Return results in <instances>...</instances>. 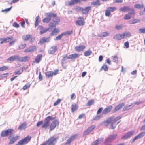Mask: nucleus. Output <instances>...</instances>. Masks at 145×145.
<instances>
[{
  "instance_id": "f257e3e1",
  "label": "nucleus",
  "mask_w": 145,
  "mask_h": 145,
  "mask_svg": "<svg viewBox=\"0 0 145 145\" xmlns=\"http://www.w3.org/2000/svg\"><path fill=\"white\" fill-rule=\"evenodd\" d=\"M59 138L58 136L54 135L49 139L46 142H45L42 144H45V145H55V143Z\"/></svg>"
},
{
  "instance_id": "f03ea898",
  "label": "nucleus",
  "mask_w": 145,
  "mask_h": 145,
  "mask_svg": "<svg viewBox=\"0 0 145 145\" xmlns=\"http://www.w3.org/2000/svg\"><path fill=\"white\" fill-rule=\"evenodd\" d=\"M54 119V118L51 116H48L46 117L44 120V123L42 127L43 128L46 129L49 125L50 120Z\"/></svg>"
},
{
  "instance_id": "7ed1b4c3",
  "label": "nucleus",
  "mask_w": 145,
  "mask_h": 145,
  "mask_svg": "<svg viewBox=\"0 0 145 145\" xmlns=\"http://www.w3.org/2000/svg\"><path fill=\"white\" fill-rule=\"evenodd\" d=\"M45 15L47 17L43 20V22L44 23H48L51 20L52 18L56 15V14L52 12L46 13L45 14Z\"/></svg>"
},
{
  "instance_id": "20e7f679",
  "label": "nucleus",
  "mask_w": 145,
  "mask_h": 145,
  "mask_svg": "<svg viewBox=\"0 0 145 145\" xmlns=\"http://www.w3.org/2000/svg\"><path fill=\"white\" fill-rule=\"evenodd\" d=\"M56 14L55 16H53L52 18L53 23H50L49 24V26L50 27H54L57 25L60 21L59 18L56 16Z\"/></svg>"
},
{
  "instance_id": "39448f33",
  "label": "nucleus",
  "mask_w": 145,
  "mask_h": 145,
  "mask_svg": "<svg viewBox=\"0 0 145 145\" xmlns=\"http://www.w3.org/2000/svg\"><path fill=\"white\" fill-rule=\"evenodd\" d=\"M13 131V130L11 129H8L7 130L3 131L1 133V136L4 137L9 135H10Z\"/></svg>"
},
{
  "instance_id": "423d86ee",
  "label": "nucleus",
  "mask_w": 145,
  "mask_h": 145,
  "mask_svg": "<svg viewBox=\"0 0 145 145\" xmlns=\"http://www.w3.org/2000/svg\"><path fill=\"white\" fill-rule=\"evenodd\" d=\"M116 10L115 7H109L105 11V15L106 16L109 17L111 15L110 12H113Z\"/></svg>"
},
{
  "instance_id": "0eeeda50",
  "label": "nucleus",
  "mask_w": 145,
  "mask_h": 145,
  "mask_svg": "<svg viewBox=\"0 0 145 145\" xmlns=\"http://www.w3.org/2000/svg\"><path fill=\"white\" fill-rule=\"evenodd\" d=\"M19 136H16L12 138L11 136L10 135L8 137V139L10 140L8 144L11 145L14 143L19 139Z\"/></svg>"
},
{
  "instance_id": "6e6552de",
  "label": "nucleus",
  "mask_w": 145,
  "mask_h": 145,
  "mask_svg": "<svg viewBox=\"0 0 145 145\" xmlns=\"http://www.w3.org/2000/svg\"><path fill=\"white\" fill-rule=\"evenodd\" d=\"M59 121L57 120H55L51 123L50 127V130L51 131L54 129L56 126L59 125Z\"/></svg>"
},
{
  "instance_id": "1a4fd4ad",
  "label": "nucleus",
  "mask_w": 145,
  "mask_h": 145,
  "mask_svg": "<svg viewBox=\"0 0 145 145\" xmlns=\"http://www.w3.org/2000/svg\"><path fill=\"white\" fill-rule=\"evenodd\" d=\"M79 0H71L70 1H67L65 2V5L68 6L73 5L76 3H79Z\"/></svg>"
},
{
  "instance_id": "9d476101",
  "label": "nucleus",
  "mask_w": 145,
  "mask_h": 145,
  "mask_svg": "<svg viewBox=\"0 0 145 145\" xmlns=\"http://www.w3.org/2000/svg\"><path fill=\"white\" fill-rule=\"evenodd\" d=\"M31 137L29 136H27L23 139L19 141L18 142L20 145H23L24 144L27 143L31 139Z\"/></svg>"
},
{
  "instance_id": "9b49d317",
  "label": "nucleus",
  "mask_w": 145,
  "mask_h": 145,
  "mask_svg": "<svg viewBox=\"0 0 145 145\" xmlns=\"http://www.w3.org/2000/svg\"><path fill=\"white\" fill-rule=\"evenodd\" d=\"M95 127V125H92L90 127L88 128L84 132L83 134V136L88 135L89 133L91 132L93 129H94Z\"/></svg>"
},
{
  "instance_id": "f8f14e48",
  "label": "nucleus",
  "mask_w": 145,
  "mask_h": 145,
  "mask_svg": "<svg viewBox=\"0 0 145 145\" xmlns=\"http://www.w3.org/2000/svg\"><path fill=\"white\" fill-rule=\"evenodd\" d=\"M117 136V134H116L111 135L106 139V142H111Z\"/></svg>"
},
{
  "instance_id": "ddd939ff",
  "label": "nucleus",
  "mask_w": 145,
  "mask_h": 145,
  "mask_svg": "<svg viewBox=\"0 0 145 145\" xmlns=\"http://www.w3.org/2000/svg\"><path fill=\"white\" fill-rule=\"evenodd\" d=\"M38 29L40 31V34H42L47 31H48L50 29L49 28H44L41 25H39L38 27Z\"/></svg>"
},
{
  "instance_id": "4468645a",
  "label": "nucleus",
  "mask_w": 145,
  "mask_h": 145,
  "mask_svg": "<svg viewBox=\"0 0 145 145\" xmlns=\"http://www.w3.org/2000/svg\"><path fill=\"white\" fill-rule=\"evenodd\" d=\"M120 11L121 12H126L128 11H130L133 12L134 10L133 8H130L128 6H124L120 8Z\"/></svg>"
},
{
  "instance_id": "2eb2a0df",
  "label": "nucleus",
  "mask_w": 145,
  "mask_h": 145,
  "mask_svg": "<svg viewBox=\"0 0 145 145\" xmlns=\"http://www.w3.org/2000/svg\"><path fill=\"white\" fill-rule=\"evenodd\" d=\"M103 137L99 138L92 143L91 145H98L103 141Z\"/></svg>"
},
{
  "instance_id": "dca6fc26",
  "label": "nucleus",
  "mask_w": 145,
  "mask_h": 145,
  "mask_svg": "<svg viewBox=\"0 0 145 145\" xmlns=\"http://www.w3.org/2000/svg\"><path fill=\"white\" fill-rule=\"evenodd\" d=\"M113 108L111 105H110L104 109L102 112V114H106L110 112Z\"/></svg>"
},
{
  "instance_id": "f3484780",
  "label": "nucleus",
  "mask_w": 145,
  "mask_h": 145,
  "mask_svg": "<svg viewBox=\"0 0 145 145\" xmlns=\"http://www.w3.org/2000/svg\"><path fill=\"white\" fill-rule=\"evenodd\" d=\"M145 135V132L139 133L135 136L132 142H133L136 140L139 139L143 137Z\"/></svg>"
},
{
  "instance_id": "a211bd4d",
  "label": "nucleus",
  "mask_w": 145,
  "mask_h": 145,
  "mask_svg": "<svg viewBox=\"0 0 145 145\" xmlns=\"http://www.w3.org/2000/svg\"><path fill=\"white\" fill-rule=\"evenodd\" d=\"M29 59V57L27 56H25L24 57H20L18 55V61L20 62H25L27 61Z\"/></svg>"
},
{
  "instance_id": "6ab92c4d",
  "label": "nucleus",
  "mask_w": 145,
  "mask_h": 145,
  "mask_svg": "<svg viewBox=\"0 0 145 145\" xmlns=\"http://www.w3.org/2000/svg\"><path fill=\"white\" fill-rule=\"evenodd\" d=\"M57 49L56 46H52L48 50V53L49 54H53L55 53Z\"/></svg>"
},
{
  "instance_id": "aec40b11",
  "label": "nucleus",
  "mask_w": 145,
  "mask_h": 145,
  "mask_svg": "<svg viewBox=\"0 0 145 145\" xmlns=\"http://www.w3.org/2000/svg\"><path fill=\"white\" fill-rule=\"evenodd\" d=\"M134 131H131L128 132L122 137L123 139H126L129 138L134 133Z\"/></svg>"
},
{
  "instance_id": "412c9836",
  "label": "nucleus",
  "mask_w": 145,
  "mask_h": 145,
  "mask_svg": "<svg viewBox=\"0 0 145 145\" xmlns=\"http://www.w3.org/2000/svg\"><path fill=\"white\" fill-rule=\"evenodd\" d=\"M36 49V47L35 46H31L28 48L25 49L24 52L25 53L33 52Z\"/></svg>"
},
{
  "instance_id": "4be33fe9",
  "label": "nucleus",
  "mask_w": 145,
  "mask_h": 145,
  "mask_svg": "<svg viewBox=\"0 0 145 145\" xmlns=\"http://www.w3.org/2000/svg\"><path fill=\"white\" fill-rule=\"evenodd\" d=\"M18 55H15L11 56L7 59V61H13L17 60L18 61Z\"/></svg>"
},
{
  "instance_id": "5701e85b",
  "label": "nucleus",
  "mask_w": 145,
  "mask_h": 145,
  "mask_svg": "<svg viewBox=\"0 0 145 145\" xmlns=\"http://www.w3.org/2000/svg\"><path fill=\"white\" fill-rule=\"evenodd\" d=\"M113 38L117 40H119L124 38L123 34H119L115 35L113 37Z\"/></svg>"
},
{
  "instance_id": "b1692460",
  "label": "nucleus",
  "mask_w": 145,
  "mask_h": 145,
  "mask_svg": "<svg viewBox=\"0 0 145 145\" xmlns=\"http://www.w3.org/2000/svg\"><path fill=\"white\" fill-rule=\"evenodd\" d=\"M125 105L124 103H122L116 106L114 109L113 110V112H115L116 111L122 108V107Z\"/></svg>"
},
{
  "instance_id": "393cba45",
  "label": "nucleus",
  "mask_w": 145,
  "mask_h": 145,
  "mask_svg": "<svg viewBox=\"0 0 145 145\" xmlns=\"http://www.w3.org/2000/svg\"><path fill=\"white\" fill-rule=\"evenodd\" d=\"M31 35L29 34L23 35L22 37V38L24 40L27 41L30 39H31Z\"/></svg>"
},
{
  "instance_id": "a878e982",
  "label": "nucleus",
  "mask_w": 145,
  "mask_h": 145,
  "mask_svg": "<svg viewBox=\"0 0 145 145\" xmlns=\"http://www.w3.org/2000/svg\"><path fill=\"white\" fill-rule=\"evenodd\" d=\"M50 40V39L49 37H43L40 39L39 43L41 44H43L44 42H49Z\"/></svg>"
},
{
  "instance_id": "bb28decb",
  "label": "nucleus",
  "mask_w": 145,
  "mask_h": 145,
  "mask_svg": "<svg viewBox=\"0 0 145 145\" xmlns=\"http://www.w3.org/2000/svg\"><path fill=\"white\" fill-rule=\"evenodd\" d=\"M79 56V55L77 54H74L69 55L67 57V59H73L78 58Z\"/></svg>"
},
{
  "instance_id": "cd10ccee",
  "label": "nucleus",
  "mask_w": 145,
  "mask_h": 145,
  "mask_svg": "<svg viewBox=\"0 0 145 145\" xmlns=\"http://www.w3.org/2000/svg\"><path fill=\"white\" fill-rule=\"evenodd\" d=\"M42 57V55L41 54L37 55L35 58V62L37 63H38L41 60Z\"/></svg>"
},
{
  "instance_id": "c85d7f7f",
  "label": "nucleus",
  "mask_w": 145,
  "mask_h": 145,
  "mask_svg": "<svg viewBox=\"0 0 145 145\" xmlns=\"http://www.w3.org/2000/svg\"><path fill=\"white\" fill-rule=\"evenodd\" d=\"M77 135L75 134L71 136L68 140L66 144H68L70 143L71 141L74 140L76 138Z\"/></svg>"
},
{
  "instance_id": "c756f323",
  "label": "nucleus",
  "mask_w": 145,
  "mask_h": 145,
  "mask_svg": "<svg viewBox=\"0 0 145 145\" xmlns=\"http://www.w3.org/2000/svg\"><path fill=\"white\" fill-rule=\"evenodd\" d=\"M85 48V47L84 46H76L75 47V50L78 52L82 51Z\"/></svg>"
},
{
  "instance_id": "7c9ffc66",
  "label": "nucleus",
  "mask_w": 145,
  "mask_h": 145,
  "mask_svg": "<svg viewBox=\"0 0 145 145\" xmlns=\"http://www.w3.org/2000/svg\"><path fill=\"white\" fill-rule=\"evenodd\" d=\"M91 7L90 6L86 7L84 9L82 8V13L83 14H87L88 13L89 11L91 9Z\"/></svg>"
},
{
  "instance_id": "2f4dec72",
  "label": "nucleus",
  "mask_w": 145,
  "mask_h": 145,
  "mask_svg": "<svg viewBox=\"0 0 145 145\" xmlns=\"http://www.w3.org/2000/svg\"><path fill=\"white\" fill-rule=\"evenodd\" d=\"M110 34V33L108 32H105L99 34L98 35V37L102 38L108 36Z\"/></svg>"
},
{
  "instance_id": "473e14b6",
  "label": "nucleus",
  "mask_w": 145,
  "mask_h": 145,
  "mask_svg": "<svg viewBox=\"0 0 145 145\" xmlns=\"http://www.w3.org/2000/svg\"><path fill=\"white\" fill-rule=\"evenodd\" d=\"M81 18L80 17L78 18V20L76 22V24L80 26L84 24V22L83 21L80 20V19H81Z\"/></svg>"
},
{
  "instance_id": "72a5a7b5",
  "label": "nucleus",
  "mask_w": 145,
  "mask_h": 145,
  "mask_svg": "<svg viewBox=\"0 0 145 145\" xmlns=\"http://www.w3.org/2000/svg\"><path fill=\"white\" fill-rule=\"evenodd\" d=\"M121 118V116H118L116 117L114 119H113V118L112 117H111L110 118H112V119H111L112 123H115L116 121L120 119Z\"/></svg>"
},
{
  "instance_id": "f704fd0d",
  "label": "nucleus",
  "mask_w": 145,
  "mask_h": 145,
  "mask_svg": "<svg viewBox=\"0 0 145 145\" xmlns=\"http://www.w3.org/2000/svg\"><path fill=\"white\" fill-rule=\"evenodd\" d=\"M134 12H132L131 13H129L125 15L124 17V19L125 20H129L131 18V15L132 14H134Z\"/></svg>"
},
{
  "instance_id": "c9c22d12",
  "label": "nucleus",
  "mask_w": 145,
  "mask_h": 145,
  "mask_svg": "<svg viewBox=\"0 0 145 145\" xmlns=\"http://www.w3.org/2000/svg\"><path fill=\"white\" fill-rule=\"evenodd\" d=\"M26 125L27 124L26 123H23L19 125L18 127V129L20 130L25 129L26 128Z\"/></svg>"
},
{
  "instance_id": "e433bc0d",
  "label": "nucleus",
  "mask_w": 145,
  "mask_h": 145,
  "mask_svg": "<svg viewBox=\"0 0 145 145\" xmlns=\"http://www.w3.org/2000/svg\"><path fill=\"white\" fill-rule=\"evenodd\" d=\"M133 104H131V105L128 106H126L123 108L122 111H125L127 110L130 109L133 107V106H132Z\"/></svg>"
},
{
  "instance_id": "4c0bfd02",
  "label": "nucleus",
  "mask_w": 145,
  "mask_h": 145,
  "mask_svg": "<svg viewBox=\"0 0 145 145\" xmlns=\"http://www.w3.org/2000/svg\"><path fill=\"white\" fill-rule=\"evenodd\" d=\"M59 31V29H58L54 28V30L52 31L50 34L51 35H56Z\"/></svg>"
},
{
  "instance_id": "58836bf2",
  "label": "nucleus",
  "mask_w": 145,
  "mask_h": 145,
  "mask_svg": "<svg viewBox=\"0 0 145 145\" xmlns=\"http://www.w3.org/2000/svg\"><path fill=\"white\" fill-rule=\"evenodd\" d=\"M40 18L39 17V16H37L35 18V27H36L38 25L39 23L40 22Z\"/></svg>"
},
{
  "instance_id": "ea45409f",
  "label": "nucleus",
  "mask_w": 145,
  "mask_h": 145,
  "mask_svg": "<svg viewBox=\"0 0 145 145\" xmlns=\"http://www.w3.org/2000/svg\"><path fill=\"white\" fill-rule=\"evenodd\" d=\"M78 108V106L76 105H72L71 106V110L72 112L76 110Z\"/></svg>"
},
{
  "instance_id": "a19ab883",
  "label": "nucleus",
  "mask_w": 145,
  "mask_h": 145,
  "mask_svg": "<svg viewBox=\"0 0 145 145\" xmlns=\"http://www.w3.org/2000/svg\"><path fill=\"white\" fill-rule=\"evenodd\" d=\"M112 118H109L107 120L104 122V123L105 125L106 126H107L109 124H110L111 123H112L111 119Z\"/></svg>"
},
{
  "instance_id": "79ce46f5",
  "label": "nucleus",
  "mask_w": 145,
  "mask_h": 145,
  "mask_svg": "<svg viewBox=\"0 0 145 145\" xmlns=\"http://www.w3.org/2000/svg\"><path fill=\"white\" fill-rule=\"evenodd\" d=\"M92 53V52L90 50H88L84 53V55L86 56H88Z\"/></svg>"
},
{
  "instance_id": "37998d69",
  "label": "nucleus",
  "mask_w": 145,
  "mask_h": 145,
  "mask_svg": "<svg viewBox=\"0 0 145 145\" xmlns=\"http://www.w3.org/2000/svg\"><path fill=\"white\" fill-rule=\"evenodd\" d=\"M46 75L48 77H51L53 76V72H47L46 73Z\"/></svg>"
},
{
  "instance_id": "c03bdc74",
  "label": "nucleus",
  "mask_w": 145,
  "mask_h": 145,
  "mask_svg": "<svg viewBox=\"0 0 145 145\" xmlns=\"http://www.w3.org/2000/svg\"><path fill=\"white\" fill-rule=\"evenodd\" d=\"M74 9L75 11L78 12L82 11V8L79 6H76L74 7Z\"/></svg>"
},
{
  "instance_id": "a18cd8bd",
  "label": "nucleus",
  "mask_w": 145,
  "mask_h": 145,
  "mask_svg": "<svg viewBox=\"0 0 145 145\" xmlns=\"http://www.w3.org/2000/svg\"><path fill=\"white\" fill-rule=\"evenodd\" d=\"M103 69L105 71H107L108 70V67L106 65H103L100 69V71Z\"/></svg>"
},
{
  "instance_id": "49530a36",
  "label": "nucleus",
  "mask_w": 145,
  "mask_h": 145,
  "mask_svg": "<svg viewBox=\"0 0 145 145\" xmlns=\"http://www.w3.org/2000/svg\"><path fill=\"white\" fill-rule=\"evenodd\" d=\"M134 7L136 8L140 9L142 8L143 6L142 5L139 4H137L135 5Z\"/></svg>"
},
{
  "instance_id": "de8ad7c7",
  "label": "nucleus",
  "mask_w": 145,
  "mask_h": 145,
  "mask_svg": "<svg viewBox=\"0 0 145 145\" xmlns=\"http://www.w3.org/2000/svg\"><path fill=\"white\" fill-rule=\"evenodd\" d=\"M12 37H8L5 38H4L5 42H9L12 39Z\"/></svg>"
},
{
  "instance_id": "09e8293b",
  "label": "nucleus",
  "mask_w": 145,
  "mask_h": 145,
  "mask_svg": "<svg viewBox=\"0 0 145 145\" xmlns=\"http://www.w3.org/2000/svg\"><path fill=\"white\" fill-rule=\"evenodd\" d=\"M8 66H3L0 67V71L7 70L8 68Z\"/></svg>"
},
{
  "instance_id": "8fccbe9b",
  "label": "nucleus",
  "mask_w": 145,
  "mask_h": 145,
  "mask_svg": "<svg viewBox=\"0 0 145 145\" xmlns=\"http://www.w3.org/2000/svg\"><path fill=\"white\" fill-rule=\"evenodd\" d=\"M63 36V33H62L61 34L57 36L54 40H59Z\"/></svg>"
},
{
  "instance_id": "3c124183",
  "label": "nucleus",
  "mask_w": 145,
  "mask_h": 145,
  "mask_svg": "<svg viewBox=\"0 0 145 145\" xmlns=\"http://www.w3.org/2000/svg\"><path fill=\"white\" fill-rule=\"evenodd\" d=\"M124 38L125 36L129 37L131 36V34L128 32H124L123 33Z\"/></svg>"
},
{
  "instance_id": "603ef678",
  "label": "nucleus",
  "mask_w": 145,
  "mask_h": 145,
  "mask_svg": "<svg viewBox=\"0 0 145 145\" xmlns=\"http://www.w3.org/2000/svg\"><path fill=\"white\" fill-rule=\"evenodd\" d=\"M72 33V31H67L62 33L63 36H66V35H69Z\"/></svg>"
},
{
  "instance_id": "864d4df0",
  "label": "nucleus",
  "mask_w": 145,
  "mask_h": 145,
  "mask_svg": "<svg viewBox=\"0 0 145 145\" xmlns=\"http://www.w3.org/2000/svg\"><path fill=\"white\" fill-rule=\"evenodd\" d=\"M94 103V101L93 100H89L87 103V105L88 106H90L93 105Z\"/></svg>"
},
{
  "instance_id": "5fc2aeb1",
  "label": "nucleus",
  "mask_w": 145,
  "mask_h": 145,
  "mask_svg": "<svg viewBox=\"0 0 145 145\" xmlns=\"http://www.w3.org/2000/svg\"><path fill=\"white\" fill-rule=\"evenodd\" d=\"M61 101V99H58L54 103V106H56L60 103Z\"/></svg>"
},
{
  "instance_id": "6e6d98bb",
  "label": "nucleus",
  "mask_w": 145,
  "mask_h": 145,
  "mask_svg": "<svg viewBox=\"0 0 145 145\" xmlns=\"http://www.w3.org/2000/svg\"><path fill=\"white\" fill-rule=\"evenodd\" d=\"M91 4L92 5H100V3L98 0L96 2L94 1L92 2Z\"/></svg>"
},
{
  "instance_id": "4d7b16f0",
  "label": "nucleus",
  "mask_w": 145,
  "mask_h": 145,
  "mask_svg": "<svg viewBox=\"0 0 145 145\" xmlns=\"http://www.w3.org/2000/svg\"><path fill=\"white\" fill-rule=\"evenodd\" d=\"M12 8V6H11L10 8H8L6 9H5L4 10H3L1 11V12H7L9 11Z\"/></svg>"
},
{
  "instance_id": "13d9d810",
  "label": "nucleus",
  "mask_w": 145,
  "mask_h": 145,
  "mask_svg": "<svg viewBox=\"0 0 145 145\" xmlns=\"http://www.w3.org/2000/svg\"><path fill=\"white\" fill-rule=\"evenodd\" d=\"M26 45L25 44H21L19 46V47L21 49H24L26 47Z\"/></svg>"
},
{
  "instance_id": "bf43d9fd",
  "label": "nucleus",
  "mask_w": 145,
  "mask_h": 145,
  "mask_svg": "<svg viewBox=\"0 0 145 145\" xmlns=\"http://www.w3.org/2000/svg\"><path fill=\"white\" fill-rule=\"evenodd\" d=\"M138 31L139 33H145V28L139 29Z\"/></svg>"
},
{
  "instance_id": "052dcab7",
  "label": "nucleus",
  "mask_w": 145,
  "mask_h": 145,
  "mask_svg": "<svg viewBox=\"0 0 145 145\" xmlns=\"http://www.w3.org/2000/svg\"><path fill=\"white\" fill-rule=\"evenodd\" d=\"M118 61V57L116 56H115L113 57V58H112V61L116 62V63H117Z\"/></svg>"
},
{
  "instance_id": "680f3d73",
  "label": "nucleus",
  "mask_w": 145,
  "mask_h": 145,
  "mask_svg": "<svg viewBox=\"0 0 145 145\" xmlns=\"http://www.w3.org/2000/svg\"><path fill=\"white\" fill-rule=\"evenodd\" d=\"M123 27V26L122 25H118L115 27V28L117 30H119L121 29Z\"/></svg>"
},
{
  "instance_id": "e2e57ef3",
  "label": "nucleus",
  "mask_w": 145,
  "mask_h": 145,
  "mask_svg": "<svg viewBox=\"0 0 145 145\" xmlns=\"http://www.w3.org/2000/svg\"><path fill=\"white\" fill-rule=\"evenodd\" d=\"M30 84H28L24 86L23 87V89L24 90L26 89L27 88H29L30 86Z\"/></svg>"
},
{
  "instance_id": "0e129e2a",
  "label": "nucleus",
  "mask_w": 145,
  "mask_h": 145,
  "mask_svg": "<svg viewBox=\"0 0 145 145\" xmlns=\"http://www.w3.org/2000/svg\"><path fill=\"white\" fill-rule=\"evenodd\" d=\"M139 22V20H138L134 19L133 20H131L130 22V23L131 24H133Z\"/></svg>"
},
{
  "instance_id": "69168bd1",
  "label": "nucleus",
  "mask_w": 145,
  "mask_h": 145,
  "mask_svg": "<svg viewBox=\"0 0 145 145\" xmlns=\"http://www.w3.org/2000/svg\"><path fill=\"white\" fill-rule=\"evenodd\" d=\"M13 26L16 28H18L19 27V25L16 22L13 23Z\"/></svg>"
},
{
  "instance_id": "338daca9",
  "label": "nucleus",
  "mask_w": 145,
  "mask_h": 145,
  "mask_svg": "<svg viewBox=\"0 0 145 145\" xmlns=\"http://www.w3.org/2000/svg\"><path fill=\"white\" fill-rule=\"evenodd\" d=\"M110 125L111 126V129H114L116 127V125L115 124V123H111Z\"/></svg>"
},
{
  "instance_id": "774afa93",
  "label": "nucleus",
  "mask_w": 145,
  "mask_h": 145,
  "mask_svg": "<svg viewBox=\"0 0 145 145\" xmlns=\"http://www.w3.org/2000/svg\"><path fill=\"white\" fill-rule=\"evenodd\" d=\"M103 109V108L102 107H101L98 110L97 112V114H100L102 111Z\"/></svg>"
}]
</instances>
